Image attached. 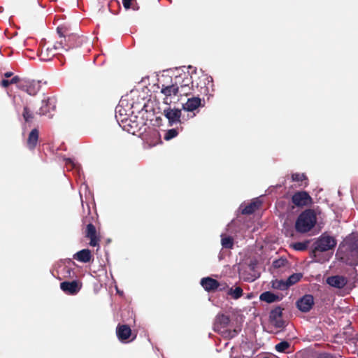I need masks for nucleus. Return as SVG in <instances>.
Segmentation results:
<instances>
[{
	"mask_svg": "<svg viewBox=\"0 0 358 358\" xmlns=\"http://www.w3.org/2000/svg\"><path fill=\"white\" fill-rule=\"evenodd\" d=\"M317 217L315 210L306 209L298 216L296 220V231L299 233L308 232L315 227Z\"/></svg>",
	"mask_w": 358,
	"mask_h": 358,
	"instance_id": "f257e3e1",
	"label": "nucleus"
},
{
	"mask_svg": "<svg viewBox=\"0 0 358 358\" xmlns=\"http://www.w3.org/2000/svg\"><path fill=\"white\" fill-rule=\"evenodd\" d=\"M229 323L230 318L228 315L224 314H218L216 316L215 321L214 322L213 330L215 332L220 334L224 338L231 339L238 335L239 330L236 329L233 330L226 329Z\"/></svg>",
	"mask_w": 358,
	"mask_h": 358,
	"instance_id": "f03ea898",
	"label": "nucleus"
},
{
	"mask_svg": "<svg viewBox=\"0 0 358 358\" xmlns=\"http://www.w3.org/2000/svg\"><path fill=\"white\" fill-rule=\"evenodd\" d=\"M336 245V240L330 236H321L313 244L312 254L315 261L320 262L318 257L320 252H327L334 249Z\"/></svg>",
	"mask_w": 358,
	"mask_h": 358,
	"instance_id": "7ed1b4c3",
	"label": "nucleus"
},
{
	"mask_svg": "<svg viewBox=\"0 0 358 358\" xmlns=\"http://www.w3.org/2000/svg\"><path fill=\"white\" fill-rule=\"evenodd\" d=\"M173 81L180 91V95L188 96L193 94L192 85H194V81L189 72L182 71L175 76Z\"/></svg>",
	"mask_w": 358,
	"mask_h": 358,
	"instance_id": "20e7f679",
	"label": "nucleus"
},
{
	"mask_svg": "<svg viewBox=\"0 0 358 358\" xmlns=\"http://www.w3.org/2000/svg\"><path fill=\"white\" fill-rule=\"evenodd\" d=\"M192 73L196 76L195 79H193L194 85H192V91L196 88L201 94L208 93V88L207 85L213 82L212 77L202 71L197 73L196 70H194Z\"/></svg>",
	"mask_w": 358,
	"mask_h": 358,
	"instance_id": "39448f33",
	"label": "nucleus"
},
{
	"mask_svg": "<svg viewBox=\"0 0 358 358\" xmlns=\"http://www.w3.org/2000/svg\"><path fill=\"white\" fill-rule=\"evenodd\" d=\"M79 37L76 34H69L60 38L54 44L55 49H64L68 51L70 49L77 48L80 45Z\"/></svg>",
	"mask_w": 358,
	"mask_h": 358,
	"instance_id": "423d86ee",
	"label": "nucleus"
},
{
	"mask_svg": "<svg viewBox=\"0 0 358 358\" xmlns=\"http://www.w3.org/2000/svg\"><path fill=\"white\" fill-rule=\"evenodd\" d=\"M57 105V99L55 96H48L42 100L41 106L37 111L40 115H46L49 118L53 117L52 112L55 111Z\"/></svg>",
	"mask_w": 358,
	"mask_h": 358,
	"instance_id": "0eeeda50",
	"label": "nucleus"
},
{
	"mask_svg": "<svg viewBox=\"0 0 358 358\" xmlns=\"http://www.w3.org/2000/svg\"><path fill=\"white\" fill-rule=\"evenodd\" d=\"M17 88L27 92L30 96H35L41 89V84L39 81L34 80H24L20 85H17Z\"/></svg>",
	"mask_w": 358,
	"mask_h": 358,
	"instance_id": "6e6552de",
	"label": "nucleus"
},
{
	"mask_svg": "<svg viewBox=\"0 0 358 358\" xmlns=\"http://www.w3.org/2000/svg\"><path fill=\"white\" fill-rule=\"evenodd\" d=\"M292 202L298 207L306 206L313 203V199L306 191L295 192L292 196Z\"/></svg>",
	"mask_w": 358,
	"mask_h": 358,
	"instance_id": "1a4fd4ad",
	"label": "nucleus"
},
{
	"mask_svg": "<svg viewBox=\"0 0 358 358\" xmlns=\"http://www.w3.org/2000/svg\"><path fill=\"white\" fill-rule=\"evenodd\" d=\"M61 289L66 294L75 295L82 288V283L78 280L64 281L60 283Z\"/></svg>",
	"mask_w": 358,
	"mask_h": 358,
	"instance_id": "9d476101",
	"label": "nucleus"
},
{
	"mask_svg": "<svg viewBox=\"0 0 358 358\" xmlns=\"http://www.w3.org/2000/svg\"><path fill=\"white\" fill-rule=\"evenodd\" d=\"M163 115L168 119L170 126L176 123H182L181 110L177 108H168L164 110Z\"/></svg>",
	"mask_w": 358,
	"mask_h": 358,
	"instance_id": "9b49d317",
	"label": "nucleus"
},
{
	"mask_svg": "<svg viewBox=\"0 0 358 358\" xmlns=\"http://www.w3.org/2000/svg\"><path fill=\"white\" fill-rule=\"evenodd\" d=\"M296 307L303 313L309 312L314 305V298L311 294H305L297 300Z\"/></svg>",
	"mask_w": 358,
	"mask_h": 358,
	"instance_id": "f8f14e48",
	"label": "nucleus"
},
{
	"mask_svg": "<svg viewBox=\"0 0 358 358\" xmlns=\"http://www.w3.org/2000/svg\"><path fill=\"white\" fill-rule=\"evenodd\" d=\"M85 236L90 239V245L96 247L99 245L100 238L97 235V231L94 225L89 223L86 226Z\"/></svg>",
	"mask_w": 358,
	"mask_h": 358,
	"instance_id": "ddd939ff",
	"label": "nucleus"
},
{
	"mask_svg": "<svg viewBox=\"0 0 358 358\" xmlns=\"http://www.w3.org/2000/svg\"><path fill=\"white\" fill-rule=\"evenodd\" d=\"M203 106L204 104L202 103V100L201 98L199 96H192L191 98H188L186 103L182 104V109L184 110L193 113V115L191 116L193 117L196 115L194 112L199 107Z\"/></svg>",
	"mask_w": 358,
	"mask_h": 358,
	"instance_id": "4468645a",
	"label": "nucleus"
},
{
	"mask_svg": "<svg viewBox=\"0 0 358 358\" xmlns=\"http://www.w3.org/2000/svg\"><path fill=\"white\" fill-rule=\"evenodd\" d=\"M282 308L280 306L275 307L270 312V322L278 328H282L285 326V321L282 320Z\"/></svg>",
	"mask_w": 358,
	"mask_h": 358,
	"instance_id": "2eb2a0df",
	"label": "nucleus"
},
{
	"mask_svg": "<svg viewBox=\"0 0 358 358\" xmlns=\"http://www.w3.org/2000/svg\"><path fill=\"white\" fill-rule=\"evenodd\" d=\"M116 335L121 342H126L131 336V329L127 324H119L116 327Z\"/></svg>",
	"mask_w": 358,
	"mask_h": 358,
	"instance_id": "dca6fc26",
	"label": "nucleus"
},
{
	"mask_svg": "<svg viewBox=\"0 0 358 358\" xmlns=\"http://www.w3.org/2000/svg\"><path fill=\"white\" fill-rule=\"evenodd\" d=\"M200 283L203 288L208 292L216 291L219 286V281L210 277L203 278Z\"/></svg>",
	"mask_w": 358,
	"mask_h": 358,
	"instance_id": "f3484780",
	"label": "nucleus"
},
{
	"mask_svg": "<svg viewBox=\"0 0 358 358\" xmlns=\"http://www.w3.org/2000/svg\"><path fill=\"white\" fill-rule=\"evenodd\" d=\"M347 279L344 276L341 275H333L328 277L327 279V283L331 287L341 289L344 287L347 284Z\"/></svg>",
	"mask_w": 358,
	"mask_h": 358,
	"instance_id": "a211bd4d",
	"label": "nucleus"
},
{
	"mask_svg": "<svg viewBox=\"0 0 358 358\" xmlns=\"http://www.w3.org/2000/svg\"><path fill=\"white\" fill-rule=\"evenodd\" d=\"M92 258V255L89 249H83L73 255V259L83 263L90 262Z\"/></svg>",
	"mask_w": 358,
	"mask_h": 358,
	"instance_id": "6ab92c4d",
	"label": "nucleus"
},
{
	"mask_svg": "<svg viewBox=\"0 0 358 358\" xmlns=\"http://www.w3.org/2000/svg\"><path fill=\"white\" fill-rule=\"evenodd\" d=\"M39 132L37 129H33L28 136L27 141V145L29 150H34L38 141Z\"/></svg>",
	"mask_w": 358,
	"mask_h": 358,
	"instance_id": "aec40b11",
	"label": "nucleus"
},
{
	"mask_svg": "<svg viewBox=\"0 0 358 358\" xmlns=\"http://www.w3.org/2000/svg\"><path fill=\"white\" fill-rule=\"evenodd\" d=\"M161 92L166 96H171V95H177L180 91L178 89V87L176 85L174 81H173L171 85L165 86L162 85Z\"/></svg>",
	"mask_w": 358,
	"mask_h": 358,
	"instance_id": "412c9836",
	"label": "nucleus"
},
{
	"mask_svg": "<svg viewBox=\"0 0 358 358\" xmlns=\"http://www.w3.org/2000/svg\"><path fill=\"white\" fill-rule=\"evenodd\" d=\"M262 205L260 201H253L244 208H241V213L243 215H250L255 212Z\"/></svg>",
	"mask_w": 358,
	"mask_h": 358,
	"instance_id": "4be33fe9",
	"label": "nucleus"
},
{
	"mask_svg": "<svg viewBox=\"0 0 358 358\" xmlns=\"http://www.w3.org/2000/svg\"><path fill=\"white\" fill-rule=\"evenodd\" d=\"M57 49H55V47L52 48H44L43 47L41 48V52H40V58L41 60L43 61H49L55 55V50Z\"/></svg>",
	"mask_w": 358,
	"mask_h": 358,
	"instance_id": "5701e85b",
	"label": "nucleus"
},
{
	"mask_svg": "<svg viewBox=\"0 0 358 358\" xmlns=\"http://www.w3.org/2000/svg\"><path fill=\"white\" fill-rule=\"evenodd\" d=\"M302 278V274L300 273H293L286 280L285 284L282 287H280L281 290L287 289L290 286L298 282Z\"/></svg>",
	"mask_w": 358,
	"mask_h": 358,
	"instance_id": "b1692460",
	"label": "nucleus"
},
{
	"mask_svg": "<svg viewBox=\"0 0 358 358\" xmlns=\"http://www.w3.org/2000/svg\"><path fill=\"white\" fill-rule=\"evenodd\" d=\"M259 299L262 301H265L266 303H271L275 301H278L280 300L279 296L271 292H265L261 294Z\"/></svg>",
	"mask_w": 358,
	"mask_h": 358,
	"instance_id": "393cba45",
	"label": "nucleus"
},
{
	"mask_svg": "<svg viewBox=\"0 0 358 358\" xmlns=\"http://www.w3.org/2000/svg\"><path fill=\"white\" fill-rule=\"evenodd\" d=\"M243 294V290L241 287H229L227 292V295L231 296L233 299H238Z\"/></svg>",
	"mask_w": 358,
	"mask_h": 358,
	"instance_id": "a878e982",
	"label": "nucleus"
},
{
	"mask_svg": "<svg viewBox=\"0 0 358 358\" xmlns=\"http://www.w3.org/2000/svg\"><path fill=\"white\" fill-rule=\"evenodd\" d=\"M292 180L294 182H301L299 185H302L304 182V186L308 185V178L305 173H295L292 174Z\"/></svg>",
	"mask_w": 358,
	"mask_h": 358,
	"instance_id": "bb28decb",
	"label": "nucleus"
},
{
	"mask_svg": "<svg viewBox=\"0 0 358 358\" xmlns=\"http://www.w3.org/2000/svg\"><path fill=\"white\" fill-rule=\"evenodd\" d=\"M221 243L224 248L231 249L234 246V239L231 236H222Z\"/></svg>",
	"mask_w": 358,
	"mask_h": 358,
	"instance_id": "cd10ccee",
	"label": "nucleus"
},
{
	"mask_svg": "<svg viewBox=\"0 0 358 358\" xmlns=\"http://www.w3.org/2000/svg\"><path fill=\"white\" fill-rule=\"evenodd\" d=\"M22 116L25 122H29L34 119V114L29 107L24 106L23 108Z\"/></svg>",
	"mask_w": 358,
	"mask_h": 358,
	"instance_id": "c85d7f7f",
	"label": "nucleus"
},
{
	"mask_svg": "<svg viewBox=\"0 0 358 358\" xmlns=\"http://www.w3.org/2000/svg\"><path fill=\"white\" fill-rule=\"evenodd\" d=\"M290 347V343L287 341H282L278 343L275 348L279 352H285Z\"/></svg>",
	"mask_w": 358,
	"mask_h": 358,
	"instance_id": "c756f323",
	"label": "nucleus"
},
{
	"mask_svg": "<svg viewBox=\"0 0 358 358\" xmlns=\"http://www.w3.org/2000/svg\"><path fill=\"white\" fill-rule=\"evenodd\" d=\"M288 261L285 258H280L273 262V266L275 268H280L286 266Z\"/></svg>",
	"mask_w": 358,
	"mask_h": 358,
	"instance_id": "7c9ffc66",
	"label": "nucleus"
},
{
	"mask_svg": "<svg viewBox=\"0 0 358 358\" xmlns=\"http://www.w3.org/2000/svg\"><path fill=\"white\" fill-rule=\"evenodd\" d=\"M178 134V131L177 129H171L166 131L164 135V139L166 141H169L175 137H176Z\"/></svg>",
	"mask_w": 358,
	"mask_h": 358,
	"instance_id": "2f4dec72",
	"label": "nucleus"
},
{
	"mask_svg": "<svg viewBox=\"0 0 358 358\" xmlns=\"http://www.w3.org/2000/svg\"><path fill=\"white\" fill-rule=\"evenodd\" d=\"M57 32L59 35L60 38L68 35L69 28L65 25H60L57 28Z\"/></svg>",
	"mask_w": 358,
	"mask_h": 358,
	"instance_id": "473e14b6",
	"label": "nucleus"
},
{
	"mask_svg": "<svg viewBox=\"0 0 358 358\" xmlns=\"http://www.w3.org/2000/svg\"><path fill=\"white\" fill-rule=\"evenodd\" d=\"M293 247L296 250L303 251L307 249L308 243L307 242H297L294 244Z\"/></svg>",
	"mask_w": 358,
	"mask_h": 358,
	"instance_id": "72a5a7b5",
	"label": "nucleus"
},
{
	"mask_svg": "<svg viewBox=\"0 0 358 358\" xmlns=\"http://www.w3.org/2000/svg\"><path fill=\"white\" fill-rule=\"evenodd\" d=\"M229 289V287L228 286V285L226 282H219V286H218L217 290H219L220 292H226L227 293Z\"/></svg>",
	"mask_w": 358,
	"mask_h": 358,
	"instance_id": "f704fd0d",
	"label": "nucleus"
},
{
	"mask_svg": "<svg viewBox=\"0 0 358 358\" xmlns=\"http://www.w3.org/2000/svg\"><path fill=\"white\" fill-rule=\"evenodd\" d=\"M10 80V85L12 84H17V85H20V83H22V81H24V80H22L20 78V76H15L12 78L11 80Z\"/></svg>",
	"mask_w": 358,
	"mask_h": 358,
	"instance_id": "c9c22d12",
	"label": "nucleus"
},
{
	"mask_svg": "<svg viewBox=\"0 0 358 358\" xmlns=\"http://www.w3.org/2000/svg\"><path fill=\"white\" fill-rule=\"evenodd\" d=\"M134 0H122V4L126 9H129L131 8V2Z\"/></svg>",
	"mask_w": 358,
	"mask_h": 358,
	"instance_id": "e433bc0d",
	"label": "nucleus"
},
{
	"mask_svg": "<svg viewBox=\"0 0 358 358\" xmlns=\"http://www.w3.org/2000/svg\"><path fill=\"white\" fill-rule=\"evenodd\" d=\"M0 85L2 87L7 88L10 85V80L3 79L1 81Z\"/></svg>",
	"mask_w": 358,
	"mask_h": 358,
	"instance_id": "4c0bfd02",
	"label": "nucleus"
},
{
	"mask_svg": "<svg viewBox=\"0 0 358 358\" xmlns=\"http://www.w3.org/2000/svg\"><path fill=\"white\" fill-rule=\"evenodd\" d=\"M284 284H285V281L279 280L275 282V287L278 289H281L280 287H282Z\"/></svg>",
	"mask_w": 358,
	"mask_h": 358,
	"instance_id": "58836bf2",
	"label": "nucleus"
},
{
	"mask_svg": "<svg viewBox=\"0 0 358 358\" xmlns=\"http://www.w3.org/2000/svg\"><path fill=\"white\" fill-rule=\"evenodd\" d=\"M13 72L7 71V72L4 73L3 76L5 78H10L11 76H13Z\"/></svg>",
	"mask_w": 358,
	"mask_h": 358,
	"instance_id": "ea45409f",
	"label": "nucleus"
},
{
	"mask_svg": "<svg viewBox=\"0 0 358 358\" xmlns=\"http://www.w3.org/2000/svg\"><path fill=\"white\" fill-rule=\"evenodd\" d=\"M318 358H334V357L329 354H324V355H320Z\"/></svg>",
	"mask_w": 358,
	"mask_h": 358,
	"instance_id": "a19ab883",
	"label": "nucleus"
},
{
	"mask_svg": "<svg viewBox=\"0 0 358 358\" xmlns=\"http://www.w3.org/2000/svg\"><path fill=\"white\" fill-rule=\"evenodd\" d=\"M65 269L66 270V272L70 275L71 271V268H68V267H66Z\"/></svg>",
	"mask_w": 358,
	"mask_h": 358,
	"instance_id": "79ce46f5",
	"label": "nucleus"
},
{
	"mask_svg": "<svg viewBox=\"0 0 358 358\" xmlns=\"http://www.w3.org/2000/svg\"><path fill=\"white\" fill-rule=\"evenodd\" d=\"M66 164H73V162L71 159H66Z\"/></svg>",
	"mask_w": 358,
	"mask_h": 358,
	"instance_id": "37998d69",
	"label": "nucleus"
}]
</instances>
